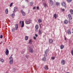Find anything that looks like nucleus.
Returning <instances> with one entry per match:
<instances>
[{
  "instance_id": "f257e3e1",
  "label": "nucleus",
  "mask_w": 73,
  "mask_h": 73,
  "mask_svg": "<svg viewBox=\"0 0 73 73\" xmlns=\"http://www.w3.org/2000/svg\"><path fill=\"white\" fill-rule=\"evenodd\" d=\"M9 64L10 65H12L13 64V58L11 57H10L9 58Z\"/></svg>"
},
{
  "instance_id": "f03ea898",
  "label": "nucleus",
  "mask_w": 73,
  "mask_h": 73,
  "mask_svg": "<svg viewBox=\"0 0 73 73\" xmlns=\"http://www.w3.org/2000/svg\"><path fill=\"white\" fill-rule=\"evenodd\" d=\"M31 19H29V20L28 21H25V23L26 24H29L31 23Z\"/></svg>"
},
{
  "instance_id": "7ed1b4c3",
  "label": "nucleus",
  "mask_w": 73,
  "mask_h": 73,
  "mask_svg": "<svg viewBox=\"0 0 73 73\" xmlns=\"http://www.w3.org/2000/svg\"><path fill=\"white\" fill-rule=\"evenodd\" d=\"M48 50H47L45 52V54L44 55V57H46L47 56H48Z\"/></svg>"
},
{
  "instance_id": "20e7f679",
  "label": "nucleus",
  "mask_w": 73,
  "mask_h": 73,
  "mask_svg": "<svg viewBox=\"0 0 73 73\" xmlns=\"http://www.w3.org/2000/svg\"><path fill=\"white\" fill-rule=\"evenodd\" d=\"M5 53L6 56H8V54H9V50L7 48H6V51L5 52Z\"/></svg>"
},
{
  "instance_id": "39448f33",
  "label": "nucleus",
  "mask_w": 73,
  "mask_h": 73,
  "mask_svg": "<svg viewBox=\"0 0 73 73\" xmlns=\"http://www.w3.org/2000/svg\"><path fill=\"white\" fill-rule=\"evenodd\" d=\"M29 51L30 53H32L33 52V49H32V48L30 47L29 49Z\"/></svg>"
},
{
  "instance_id": "423d86ee",
  "label": "nucleus",
  "mask_w": 73,
  "mask_h": 73,
  "mask_svg": "<svg viewBox=\"0 0 73 73\" xmlns=\"http://www.w3.org/2000/svg\"><path fill=\"white\" fill-rule=\"evenodd\" d=\"M62 5L63 7H64L65 8H66V3L65 2H63L62 3Z\"/></svg>"
},
{
  "instance_id": "0eeeda50",
  "label": "nucleus",
  "mask_w": 73,
  "mask_h": 73,
  "mask_svg": "<svg viewBox=\"0 0 73 73\" xmlns=\"http://www.w3.org/2000/svg\"><path fill=\"white\" fill-rule=\"evenodd\" d=\"M61 63L62 65H65V60H62L61 61Z\"/></svg>"
},
{
  "instance_id": "6e6552de",
  "label": "nucleus",
  "mask_w": 73,
  "mask_h": 73,
  "mask_svg": "<svg viewBox=\"0 0 73 73\" xmlns=\"http://www.w3.org/2000/svg\"><path fill=\"white\" fill-rule=\"evenodd\" d=\"M53 42V39H49V43H50V44H52Z\"/></svg>"
},
{
  "instance_id": "1a4fd4ad",
  "label": "nucleus",
  "mask_w": 73,
  "mask_h": 73,
  "mask_svg": "<svg viewBox=\"0 0 73 73\" xmlns=\"http://www.w3.org/2000/svg\"><path fill=\"white\" fill-rule=\"evenodd\" d=\"M21 12L22 13L23 16H25V13L23 11V10H21Z\"/></svg>"
},
{
  "instance_id": "9d476101",
  "label": "nucleus",
  "mask_w": 73,
  "mask_h": 73,
  "mask_svg": "<svg viewBox=\"0 0 73 73\" xmlns=\"http://www.w3.org/2000/svg\"><path fill=\"white\" fill-rule=\"evenodd\" d=\"M50 4L51 6H52L53 5V1H52V0H50Z\"/></svg>"
},
{
  "instance_id": "9b49d317",
  "label": "nucleus",
  "mask_w": 73,
  "mask_h": 73,
  "mask_svg": "<svg viewBox=\"0 0 73 73\" xmlns=\"http://www.w3.org/2000/svg\"><path fill=\"white\" fill-rule=\"evenodd\" d=\"M15 30L17 31L18 30V25L17 24H16L15 25Z\"/></svg>"
},
{
  "instance_id": "f8f14e48",
  "label": "nucleus",
  "mask_w": 73,
  "mask_h": 73,
  "mask_svg": "<svg viewBox=\"0 0 73 73\" xmlns=\"http://www.w3.org/2000/svg\"><path fill=\"white\" fill-rule=\"evenodd\" d=\"M68 33V35H70L71 34V32L70 31V30L68 29L67 31Z\"/></svg>"
},
{
  "instance_id": "ddd939ff",
  "label": "nucleus",
  "mask_w": 73,
  "mask_h": 73,
  "mask_svg": "<svg viewBox=\"0 0 73 73\" xmlns=\"http://www.w3.org/2000/svg\"><path fill=\"white\" fill-rule=\"evenodd\" d=\"M18 10V9L16 7H15L14 8V12H16V11H17Z\"/></svg>"
},
{
  "instance_id": "4468645a",
  "label": "nucleus",
  "mask_w": 73,
  "mask_h": 73,
  "mask_svg": "<svg viewBox=\"0 0 73 73\" xmlns=\"http://www.w3.org/2000/svg\"><path fill=\"white\" fill-rule=\"evenodd\" d=\"M68 16L70 20H72V16L71 15L69 14L68 15Z\"/></svg>"
},
{
  "instance_id": "2eb2a0df",
  "label": "nucleus",
  "mask_w": 73,
  "mask_h": 73,
  "mask_svg": "<svg viewBox=\"0 0 73 73\" xmlns=\"http://www.w3.org/2000/svg\"><path fill=\"white\" fill-rule=\"evenodd\" d=\"M38 33L39 35H41L42 34V32H41V30L39 29L38 30Z\"/></svg>"
},
{
  "instance_id": "dca6fc26",
  "label": "nucleus",
  "mask_w": 73,
  "mask_h": 73,
  "mask_svg": "<svg viewBox=\"0 0 73 73\" xmlns=\"http://www.w3.org/2000/svg\"><path fill=\"white\" fill-rule=\"evenodd\" d=\"M44 68L45 69H46V70H48V69H49V68H48V66H44Z\"/></svg>"
},
{
  "instance_id": "f3484780",
  "label": "nucleus",
  "mask_w": 73,
  "mask_h": 73,
  "mask_svg": "<svg viewBox=\"0 0 73 73\" xmlns=\"http://www.w3.org/2000/svg\"><path fill=\"white\" fill-rule=\"evenodd\" d=\"M64 22L65 24H67L68 23V21L66 20H65L64 21Z\"/></svg>"
},
{
  "instance_id": "a211bd4d",
  "label": "nucleus",
  "mask_w": 73,
  "mask_h": 73,
  "mask_svg": "<svg viewBox=\"0 0 73 73\" xmlns=\"http://www.w3.org/2000/svg\"><path fill=\"white\" fill-rule=\"evenodd\" d=\"M42 60L44 61H46V57H44L42 58Z\"/></svg>"
},
{
  "instance_id": "6ab92c4d",
  "label": "nucleus",
  "mask_w": 73,
  "mask_h": 73,
  "mask_svg": "<svg viewBox=\"0 0 73 73\" xmlns=\"http://www.w3.org/2000/svg\"><path fill=\"white\" fill-rule=\"evenodd\" d=\"M64 48V45H62L60 46V48L61 49H63Z\"/></svg>"
},
{
  "instance_id": "aec40b11",
  "label": "nucleus",
  "mask_w": 73,
  "mask_h": 73,
  "mask_svg": "<svg viewBox=\"0 0 73 73\" xmlns=\"http://www.w3.org/2000/svg\"><path fill=\"white\" fill-rule=\"evenodd\" d=\"M25 40L27 41L28 40V36H26L25 37Z\"/></svg>"
},
{
  "instance_id": "412c9836",
  "label": "nucleus",
  "mask_w": 73,
  "mask_h": 73,
  "mask_svg": "<svg viewBox=\"0 0 73 73\" xmlns=\"http://www.w3.org/2000/svg\"><path fill=\"white\" fill-rule=\"evenodd\" d=\"M32 43V39H30L29 40V44H31V43Z\"/></svg>"
},
{
  "instance_id": "4be33fe9",
  "label": "nucleus",
  "mask_w": 73,
  "mask_h": 73,
  "mask_svg": "<svg viewBox=\"0 0 73 73\" xmlns=\"http://www.w3.org/2000/svg\"><path fill=\"white\" fill-rule=\"evenodd\" d=\"M5 12L6 13V14H8V9H6L5 10Z\"/></svg>"
},
{
  "instance_id": "5701e85b",
  "label": "nucleus",
  "mask_w": 73,
  "mask_h": 73,
  "mask_svg": "<svg viewBox=\"0 0 73 73\" xmlns=\"http://www.w3.org/2000/svg\"><path fill=\"white\" fill-rule=\"evenodd\" d=\"M35 28L36 29H38V25H36L35 26Z\"/></svg>"
},
{
  "instance_id": "b1692460",
  "label": "nucleus",
  "mask_w": 73,
  "mask_h": 73,
  "mask_svg": "<svg viewBox=\"0 0 73 73\" xmlns=\"http://www.w3.org/2000/svg\"><path fill=\"white\" fill-rule=\"evenodd\" d=\"M25 52V50H23V51H21V54H23V53H24Z\"/></svg>"
},
{
  "instance_id": "393cba45",
  "label": "nucleus",
  "mask_w": 73,
  "mask_h": 73,
  "mask_svg": "<svg viewBox=\"0 0 73 73\" xmlns=\"http://www.w3.org/2000/svg\"><path fill=\"white\" fill-rule=\"evenodd\" d=\"M54 17L55 19L57 18V15L56 14H55L54 15Z\"/></svg>"
},
{
  "instance_id": "a878e982",
  "label": "nucleus",
  "mask_w": 73,
  "mask_h": 73,
  "mask_svg": "<svg viewBox=\"0 0 73 73\" xmlns=\"http://www.w3.org/2000/svg\"><path fill=\"white\" fill-rule=\"evenodd\" d=\"M38 23H41V22H42V21L41 20V19H39L38 20Z\"/></svg>"
},
{
  "instance_id": "bb28decb",
  "label": "nucleus",
  "mask_w": 73,
  "mask_h": 73,
  "mask_svg": "<svg viewBox=\"0 0 73 73\" xmlns=\"http://www.w3.org/2000/svg\"><path fill=\"white\" fill-rule=\"evenodd\" d=\"M44 7H47V4H46V3H44Z\"/></svg>"
},
{
  "instance_id": "cd10ccee",
  "label": "nucleus",
  "mask_w": 73,
  "mask_h": 73,
  "mask_svg": "<svg viewBox=\"0 0 73 73\" xmlns=\"http://www.w3.org/2000/svg\"><path fill=\"white\" fill-rule=\"evenodd\" d=\"M70 12H71V14L72 15L73 14V10L72 9H71L70 10Z\"/></svg>"
},
{
  "instance_id": "c85d7f7f",
  "label": "nucleus",
  "mask_w": 73,
  "mask_h": 73,
  "mask_svg": "<svg viewBox=\"0 0 73 73\" xmlns=\"http://www.w3.org/2000/svg\"><path fill=\"white\" fill-rule=\"evenodd\" d=\"M33 4V2H30V5L31 6H32Z\"/></svg>"
},
{
  "instance_id": "c756f323",
  "label": "nucleus",
  "mask_w": 73,
  "mask_h": 73,
  "mask_svg": "<svg viewBox=\"0 0 73 73\" xmlns=\"http://www.w3.org/2000/svg\"><path fill=\"white\" fill-rule=\"evenodd\" d=\"M12 31L13 32H15V28H14L12 29Z\"/></svg>"
},
{
  "instance_id": "7c9ffc66",
  "label": "nucleus",
  "mask_w": 73,
  "mask_h": 73,
  "mask_svg": "<svg viewBox=\"0 0 73 73\" xmlns=\"http://www.w3.org/2000/svg\"><path fill=\"white\" fill-rule=\"evenodd\" d=\"M72 1V0H67V2H68V3H70V2H71V1Z\"/></svg>"
},
{
  "instance_id": "2f4dec72",
  "label": "nucleus",
  "mask_w": 73,
  "mask_h": 73,
  "mask_svg": "<svg viewBox=\"0 0 73 73\" xmlns=\"http://www.w3.org/2000/svg\"><path fill=\"white\" fill-rule=\"evenodd\" d=\"M12 5H13V2H11L10 4V7H12Z\"/></svg>"
},
{
  "instance_id": "473e14b6",
  "label": "nucleus",
  "mask_w": 73,
  "mask_h": 73,
  "mask_svg": "<svg viewBox=\"0 0 73 73\" xmlns=\"http://www.w3.org/2000/svg\"><path fill=\"white\" fill-rule=\"evenodd\" d=\"M25 57L26 58H27V59H28V58H29V56L27 55L25 56Z\"/></svg>"
},
{
  "instance_id": "72a5a7b5",
  "label": "nucleus",
  "mask_w": 73,
  "mask_h": 73,
  "mask_svg": "<svg viewBox=\"0 0 73 73\" xmlns=\"http://www.w3.org/2000/svg\"><path fill=\"white\" fill-rule=\"evenodd\" d=\"M56 5H59V4H60V3H58V2H56Z\"/></svg>"
},
{
  "instance_id": "f704fd0d",
  "label": "nucleus",
  "mask_w": 73,
  "mask_h": 73,
  "mask_svg": "<svg viewBox=\"0 0 73 73\" xmlns=\"http://www.w3.org/2000/svg\"><path fill=\"white\" fill-rule=\"evenodd\" d=\"M55 59V57H52L51 58V59H52V60H54Z\"/></svg>"
},
{
  "instance_id": "c9c22d12",
  "label": "nucleus",
  "mask_w": 73,
  "mask_h": 73,
  "mask_svg": "<svg viewBox=\"0 0 73 73\" xmlns=\"http://www.w3.org/2000/svg\"><path fill=\"white\" fill-rule=\"evenodd\" d=\"M1 61L2 62H4V60H3V59H1Z\"/></svg>"
},
{
  "instance_id": "e433bc0d",
  "label": "nucleus",
  "mask_w": 73,
  "mask_h": 73,
  "mask_svg": "<svg viewBox=\"0 0 73 73\" xmlns=\"http://www.w3.org/2000/svg\"><path fill=\"white\" fill-rule=\"evenodd\" d=\"M0 38H3V35H0Z\"/></svg>"
},
{
  "instance_id": "4c0bfd02",
  "label": "nucleus",
  "mask_w": 73,
  "mask_h": 73,
  "mask_svg": "<svg viewBox=\"0 0 73 73\" xmlns=\"http://www.w3.org/2000/svg\"><path fill=\"white\" fill-rule=\"evenodd\" d=\"M21 21L19 22V25H21Z\"/></svg>"
},
{
  "instance_id": "58836bf2",
  "label": "nucleus",
  "mask_w": 73,
  "mask_h": 73,
  "mask_svg": "<svg viewBox=\"0 0 73 73\" xmlns=\"http://www.w3.org/2000/svg\"><path fill=\"white\" fill-rule=\"evenodd\" d=\"M24 25L22 24V25L21 26V28H23V27H24Z\"/></svg>"
},
{
  "instance_id": "ea45409f",
  "label": "nucleus",
  "mask_w": 73,
  "mask_h": 73,
  "mask_svg": "<svg viewBox=\"0 0 73 73\" xmlns=\"http://www.w3.org/2000/svg\"><path fill=\"white\" fill-rule=\"evenodd\" d=\"M35 36L36 37H38V35H37V34H35Z\"/></svg>"
},
{
  "instance_id": "a19ab883",
  "label": "nucleus",
  "mask_w": 73,
  "mask_h": 73,
  "mask_svg": "<svg viewBox=\"0 0 73 73\" xmlns=\"http://www.w3.org/2000/svg\"><path fill=\"white\" fill-rule=\"evenodd\" d=\"M11 17H12V18H13V17H14V16H13V15H12Z\"/></svg>"
},
{
  "instance_id": "79ce46f5",
  "label": "nucleus",
  "mask_w": 73,
  "mask_h": 73,
  "mask_svg": "<svg viewBox=\"0 0 73 73\" xmlns=\"http://www.w3.org/2000/svg\"><path fill=\"white\" fill-rule=\"evenodd\" d=\"M37 9H39V7L37 6Z\"/></svg>"
},
{
  "instance_id": "37998d69",
  "label": "nucleus",
  "mask_w": 73,
  "mask_h": 73,
  "mask_svg": "<svg viewBox=\"0 0 73 73\" xmlns=\"http://www.w3.org/2000/svg\"><path fill=\"white\" fill-rule=\"evenodd\" d=\"M34 39H35V40L36 39V37L35 36L34 37Z\"/></svg>"
},
{
  "instance_id": "c03bdc74",
  "label": "nucleus",
  "mask_w": 73,
  "mask_h": 73,
  "mask_svg": "<svg viewBox=\"0 0 73 73\" xmlns=\"http://www.w3.org/2000/svg\"><path fill=\"white\" fill-rule=\"evenodd\" d=\"M33 9H36V7H34L33 8Z\"/></svg>"
},
{
  "instance_id": "a18cd8bd",
  "label": "nucleus",
  "mask_w": 73,
  "mask_h": 73,
  "mask_svg": "<svg viewBox=\"0 0 73 73\" xmlns=\"http://www.w3.org/2000/svg\"><path fill=\"white\" fill-rule=\"evenodd\" d=\"M22 24L24 25V21H23L22 22Z\"/></svg>"
},
{
  "instance_id": "49530a36",
  "label": "nucleus",
  "mask_w": 73,
  "mask_h": 73,
  "mask_svg": "<svg viewBox=\"0 0 73 73\" xmlns=\"http://www.w3.org/2000/svg\"><path fill=\"white\" fill-rule=\"evenodd\" d=\"M40 28H42V27H41V25H40Z\"/></svg>"
},
{
  "instance_id": "de8ad7c7",
  "label": "nucleus",
  "mask_w": 73,
  "mask_h": 73,
  "mask_svg": "<svg viewBox=\"0 0 73 73\" xmlns=\"http://www.w3.org/2000/svg\"><path fill=\"white\" fill-rule=\"evenodd\" d=\"M62 11H65V10H64V9H62Z\"/></svg>"
},
{
  "instance_id": "09e8293b",
  "label": "nucleus",
  "mask_w": 73,
  "mask_h": 73,
  "mask_svg": "<svg viewBox=\"0 0 73 73\" xmlns=\"http://www.w3.org/2000/svg\"><path fill=\"white\" fill-rule=\"evenodd\" d=\"M12 15H13V16H15V14L14 13L12 14Z\"/></svg>"
},
{
  "instance_id": "8fccbe9b",
  "label": "nucleus",
  "mask_w": 73,
  "mask_h": 73,
  "mask_svg": "<svg viewBox=\"0 0 73 73\" xmlns=\"http://www.w3.org/2000/svg\"><path fill=\"white\" fill-rule=\"evenodd\" d=\"M29 0H26V1H27V2H28V1Z\"/></svg>"
},
{
  "instance_id": "3c124183",
  "label": "nucleus",
  "mask_w": 73,
  "mask_h": 73,
  "mask_svg": "<svg viewBox=\"0 0 73 73\" xmlns=\"http://www.w3.org/2000/svg\"><path fill=\"white\" fill-rule=\"evenodd\" d=\"M65 40H66V37L65 38Z\"/></svg>"
},
{
  "instance_id": "603ef678",
  "label": "nucleus",
  "mask_w": 73,
  "mask_h": 73,
  "mask_svg": "<svg viewBox=\"0 0 73 73\" xmlns=\"http://www.w3.org/2000/svg\"><path fill=\"white\" fill-rule=\"evenodd\" d=\"M3 43V42H2V41H1V44H2V43Z\"/></svg>"
},
{
  "instance_id": "864d4df0",
  "label": "nucleus",
  "mask_w": 73,
  "mask_h": 73,
  "mask_svg": "<svg viewBox=\"0 0 73 73\" xmlns=\"http://www.w3.org/2000/svg\"><path fill=\"white\" fill-rule=\"evenodd\" d=\"M13 56V54H12L11 55V57H12V56Z\"/></svg>"
},
{
  "instance_id": "5fc2aeb1",
  "label": "nucleus",
  "mask_w": 73,
  "mask_h": 73,
  "mask_svg": "<svg viewBox=\"0 0 73 73\" xmlns=\"http://www.w3.org/2000/svg\"><path fill=\"white\" fill-rule=\"evenodd\" d=\"M66 73H69V72H66Z\"/></svg>"
},
{
  "instance_id": "6e6d98bb",
  "label": "nucleus",
  "mask_w": 73,
  "mask_h": 73,
  "mask_svg": "<svg viewBox=\"0 0 73 73\" xmlns=\"http://www.w3.org/2000/svg\"><path fill=\"white\" fill-rule=\"evenodd\" d=\"M44 0H42V1H44Z\"/></svg>"
},
{
  "instance_id": "4d7b16f0",
  "label": "nucleus",
  "mask_w": 73,
  "mask_h": 73,
  "mask_svg": "<svg viewBox=\"0 0 73 73\" xmlns=\"http://www.w3.org/2000/svg\"><path fill=\"white\" fill-rule=\"evenodd\" d=\"M72 30H73V29H72Z\"/></svg>"
},
{
  "instance_id": "13d9d810",
  "label": "nucleus",
  "mask_w": 73,
  "mask_h": 73,
  "mask_svg": "<svg viewBox=\"0 0 73 73\" xmlns=\"http://www.w3.org/2000/svg\"><path fill=\"white\" fill-rule=\"evenodd\" d=\"M72 33H73V32H72Z\"/></svg>"
}]
</instances>
